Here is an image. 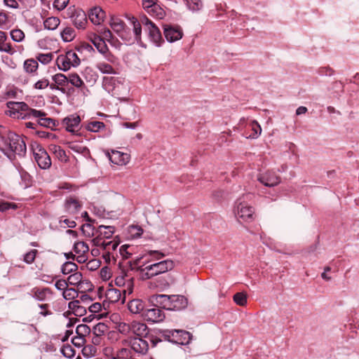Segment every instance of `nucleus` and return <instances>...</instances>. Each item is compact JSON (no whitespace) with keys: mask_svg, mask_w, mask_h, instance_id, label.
I'll return each mask as SVG.
<instances>
[{"mask_svg":"<svg viewBox=\"0 0 359 359\" xmlns=\"http://www.w3.org/2000/svg\"><path fill=\"white\" fill-rule=\"evenodd\" d=\"M0 151L9 159H15L16 156L23 157L27 152L26 143L20 135L9 133L6 136L0 134Z\"/></svg>","mask_w":359,"mask_h":359,"instance_id":"obj_1","label":"nucleus"},{"mask_svg":"<svg viewBox=\"0 0 359 359\" xmlns=\"http://www.w3.org/2000/svg\"><path fill=\"white\" fill-rule=\"evenodd\" d=\"M6 105L9 109L7 114L14 118H25L30 116H40L44 115V111L31 109L23 102H8Z\"/></svg>","mask_w":359,"mask_h":359,"instance_id":"obj_2","label":"nucleus"},{"mask_svg":"<svg viewBox=\"0 0 359 359\" xmlns=\"http://www.w3.org/2000/svg\"><path fill=\"white\" fill-rule=\"evenodd\" d=\"M148 340L151 341L153 347L156 346L158 342L161 341V339L151 336L150 337L143 338L130 337L123 342L124 344L130 346L131 349L135 352L140 354H146L149 347Z\"/></svg>","mask_w":359,"mask_h":359,"instance_id":"obj_3","label":"nucleus"},{"mask_svg":"<svg viewBox=\"0 0 359 359\" xmlns=\"http://www.w3.org/2000/svg\"><path fill=\"white\" fill-rule=\"evenodd\" d=\"M173 268L174 262L171 259H166L151 264L144 268L140 266L138 268V270L142 273L143 279H149L153 276L172 270Z\"/></svg>","mask_w":359,"mask_h":359,"instance_id":"obj_4","label":"nucleus"},{"mask_svg":"<svg viewBox=\"0 0 359 359\" xmlns=\"http://www.w3.org/2000/svg\"><path fill=\"white\" fill-rule=\"evenodd\" d=\"M161 337L174 344L186 345L191 339V334L183 330H163L160 331Z\"/></svg>","mask_w":359,"mask_h":359,"instance_id":"obj_5","label":"nucleus"},{"mask_svg":"<svg viewBox=\"0 0 359 359\" xmlns=\"http://www.w3.org/2000/svg\"><path fill=\"white\" fill-rule=\"evenodd\" d=\"M56 62L60 69L67 71L72 66H78L80 64V59L75 52L69 50L65 55H59Z\"/></svg>","mask_w":359,"mask_h":359,"instance_id":"obj_6","label":"nucleus"},{"mask_svg":"<svg viewBox=\"0 0 359 359\" xmlns=\"http://www.w3.org/2000/svg\"><path fill=\"white\" fill-rule=\"evenodd\" d=\"M67 15L72 18L73 25L78 29H84L87 24L86 13L81 9L76 8L74 6L68 8Z\"/></svg>","mask_w":359,"mask_h":359,"instance_id":"obj_7","label":"nucleus"},{"mask_svg":"<svg viewBox=\"0 0 359 359\" xmlns=\"http://www.w3.org/2000/svg\"><path fill=\"white\" fill-rule=\"evenodd\" d=\"M142 317L147 322L160 323L163 321L165 316L159 306H155L153 308L145 309Z\"/></svg>","mask_w":359,"mask_h":359,"instance_id":"obj_8","label":"nucleus"},{"mask_svg":"<svg viewBox=\"0 0 359 359\" xmlns=\"http://www.w3.org/2000/svg\"><path fill=\"white\" fill-rule=\"evenodd\" d=\"M236 215L244 222H251L254 219V208L245 202H240L237 205Z\"/></svg>","mask_w":359,"mask_h":359,"instance_id":"obj_9","label":"nucleus"},{"mask_svg":"<svg viewBox=\"0 0 359 359\" xmlns=\"http://www.w3.org/2000/svg\"><path fill=\"white\" fill-rule=\"evenodd\" d=\"M34 158L38 165L42 169H47L51 165V159L48 152L43 148H38L34 151Z\"/></svg>","mask_w":359,"mask_h":359,"instance_id":"obj_10","label":"nucleus"},{"mask_svg":"<svg viewBox=\"0 0 359 359\" xmlns=\"http://www.w3.org/2000/svg\"><path fill=\"white\" fill-rule=\"evenodd\" d=\"M64 208L68 215H75L81 210L82 203L76 197L69 196L65 199Z\"/></svg>","mask_w":359,"mask_h":359,"instance_id":"obj_11","label":"nucleus"},{"mask_svg":"<svg viewBox=\"0 0 359 359\" xmlns=\"http://www.w3.org/2000/svg\"><path fill=\"white\" fill-rule=\"evenodd\" d=\"M257 180L266 187H274L280 182V178L273 171H267L259 174L257 176Z\"/></svg>","mask_w":359,"mask_h":359,"instance_id":"obj_12","label":"nucleus"},{"mask_svg":"<svg viewBox=\"0 0 359 359\" xmlns=\"http://www.w3.org/2000/svg\"><path fill=\"white\" fill-rule=\"evenodd\" d=\"M164 36L168 41L174 42L182 39L183 32L179 27L168 25L163 26Z\"/></svg>","mask_w":359,"mask_h":359,"instance_id":"obj_13","label":"nucleus"},{"mask_svg":"<svg viewBox=\"0 0 359 359\" xmlns=\"http://www.w3.org/2000/svg\"><path fill=\"white\" fill-rule=\"evenodd\" d=\"M148 333L149 328L145 323L135 320L131 322V335H135V337H150Z\"/></svg>","mask_w":359,"mask_h":359,"instance_id":"obj_14","label":"nucleus"},{"mask_svg":"<svg viewBox=\"0 0 359 359\" xmlns=\"http://www.w3.org/2000/svg\"><path fill=\"white\" fill-rule=\"evenodd\" d=\"M80 122L81 118L79 116L72 115L65 118L62 123L67 131L75 133L80 128Z\"/></svg>","mask_w":359,"mask_h":359,"instance_id":"obj_15","label":"nucleus"},{"mask_svg":"<svg viewBox=\"0 0 359 359\" xmlns=\"http://www.w3.org/2000/svg\"><path fill=\"white\" fill-rule=\"evenodd\" d=\"M170 311H180L185 309L188 304L187 299L183 295L172 294L170 299Z\"/></svg>","mask_w":359,"mask_h":359,"instance_id":"obj_16","label":"nucleus"},{"mask_svg":"<svg viewBox=\"0 0 359 359\" xmlns=\"http://www.w3.org/2000/svg\"><path fill=\"white\" fill-rule=\"evenodd\" d=\"M106 298L111 303H116L121 301L122 304L125 302V296L123 295L122 291L119 289L110 287L107 290Z\"/></svg>","mask_w":359,"mask_h":359,"instance_id":"obj_17","label":"nucleus"},{"mask_svg":"<svg viewBox=\"0 0 359 359\" xmlns=\"http://www.w3.org/2000/svg\"><path fill=\"white\" fill-rule=\"evenodd\" d=\"M53 81L56 83L60 87V91L62 93H67L68 91L71 90H73V88H68V78L67 75H65L63 74H56L52 76Z\"/></svg>","mask_w":359,"mask_h":359,"instance_id":"obj_18","label":"nucleus"},{"mask_svg":"<svg viewBox=\"0 0 359 359\" xmlns=\"http://www.w3.org/2000/svg\"><path fill=\"white\" fill-rule=\"evenodd\" d=\"M128 309L132 313L141 314L142 316V313L145 310V304L142 299H134L128 303Z\"/></svg>","mask_w":359,"mask_h":359,"instance_id":"obj_19","label":"nucleus"},{"mask_svg":"<svg viewBox=\"0 0 359 359\" xmlns=\"http://www.w3.org/2000/svg\"><path fill=\"white\" fill-rule=\"evenodd\" d=\"M89 19L95 25L101 24L105 17L104 11L100 7H95L88 14Z\"/></svg>","mask_w":359,"mask_h":359,"instance_id":"obj_20","label":"nucleus"},{"mask_svg":"<svg viewBox=\"0 0 359 359\" xmlns=\"http://www.w3.org/2000/svg\"><path fill=\"white\" fill-rule=\"evenodd\" d=\"M149 32V36L151 40L158 46H160L163 42V39L161 36V33L159 29L156 26L155 24H151L147 29Z\"/></svg>","mask_w":359,"mask_h":359,"instance_id":"obj_21","label":"nucleus"},{"mask_svg":"<svg viewBox=\"0 0 359 359\" xmlns=\"http://www.w3.org/2000/svg\"><path fill=\"white\" fill-rule=\"evenodd\" d=\"M170 299L171 295L167 294H157L151 297L153 302H156V304L167 310H169V308H170Z\"/></svg>","mask_w":359,"mask_h":359,"instance_id":"obj_22","label":"nucleus"},{"mask_svg":"<svg viewBox=\"0 0 359 359\" xmlns=\"http://www.w3.org/2000/svg\"><path fill=\"white\" fill-rule=\"evenodd\" d=\"M109 158L110 161L115 164L125 165L129 161V155L118 151H114Z\"/></svg>","mask_w":359,"mask_h":359,"instance_id":"obj_23","label":"nucleus"},{"mask_svg":"<svg viewBox=\"0 0 359 359\" xmlns=\"http://www.w3.org/2000/svg\"><path fill=\"white\" fill-rule=\"evenodd\" d=\"M90 40L100 53H104L108 50L105 41L100 36L92 34L90 36Z\"/></svg>","mask_w":359,"mask_h":359,"instance_id":"obj_24","label":"nucleus"},{"mask_svg":"<svg viewBox=\"0 0 359 359\" xmlns=\"http://www.w3.org/2000/svg\"><path fill=\"white\" fill-rule=\"evenodd\" d=\"M49 151L55 155V156L62 162H67L68 157L65 150L61 147L56 144H50Z\"/></svg>","mask_w":359,"mask_h":359,"instance_id":"obj_25","label":"nucleus"},{"mask_svg":"<svg viewBox=\"0 0 359 359\" xmlns=\"http://www.w3.org/2000/svg\"><path fill=\"white\" fill-rule=\"evenodd\" d=\"M115 232V227L111 225H100L97 226L96 233L103 238H110Z\"/></svg>","mask_w":359,"mask_h":359,"instance_id":"obj_26","label":"nucleus"},{"mask_svg":"<svg viewBox=\"0 0 359 359\" xmlns=\"http://www.w3.org/2000/svg\"><path fill=\"white\" fill-rule=\"evenodd\" d=\"M68 85L71 84L74 87L79 89L85 88V83L81 78L76 73H69L67 74Z\"/></svg>","mask_w":359,"mask_h":359,"instance_id":"obj_27","label":"nucleus"},{"mask_svg":"<svg viewBox=\"0 0 359 359\" xmlns=\"http://www.w3.org/2000/svg\"><path fill=\"white\" fill-rule=\"evenodd\" d=\"M110 26L118 35L127 27L125 22L116 17H112L111 18Z\"/></svg>","mask_w":359,"mask_h":359,"instance_id":"obj_28","label":"nucleus"},{"mask_svg":"<svg viewBox=\"0 0 359 359\" xmlns=\"http://www.w3.org/2000/svg\"><path fill=\"white\" fill-rule=\"evenodd\" d=\"M69 308L72 310L76 316H82L86 313V309L81 305L79 300L70 302L69 303Z\"/></svg>","mask_w":359,"mask_h":359,"instance_id":"obj_29","label":"nucleus"},{"mask_svg":"<svg viewBox=\"0 0 359 359\" xmlns=\"http://www.w3.org/2000/svg\"><path fill=\"white\" fill-rule=\"evenodd\" d=\"M46 114L44 112L43 116H35L39 118L38 123L42 126L53 129L55 126V121L50 118L45 117Z\"/></svg>","mask_w":359,"mask_h":359,"instance_id":"obj_30","label":"nucleus"},{"mask_svg":"<svg viewBox=\"0 0 359 359\" xmlns=\"http://www.w3.org/2000/svg\"><path fill=\"white\" fill-rule=\"evenodd\" d=\"M60 22V20L58 18L50 17L44 20L43 25L46 29L54 30L59 26Z\"/></svg>","mask_w":359,"mask_h":359,"instance_id":"obj_31","label":"nucleus"},{"mask_svg":"<svg viewBox=\"0 0 359 359\" xmlns=\"http://www.w3.org/2000/svg\"><path fill=\"white\" fill-rule=\"evenodd\" d=\"M7 35L3 38L0 42V51L5 52L10 55H13L15 53V49L13 48L10 42H7Z\"/></svg>","mask_w":359,"mask_h":359,"instance_id":"obj_32","label":"nucleus"},{"mask_svg":"<svg viewBox=\"0 0 359 359\" xmlns=\"http://www.w3.org/2000/svg\"><path fill=\"white\" fill-rule=\"evenodd\" d=\"M132 23L133 25L135 39L138 43H140L142 33L141 23L134 17L132 18Z\"/></svg>","mask_w":359,"mask_h":359,"instance_id":"obj_33","label":"nucleus"},{"mask_svg":"<svg viewBox=\"0 0 359 359\" xmlns=\"http://www.w3.org/2000/svg\"><path fill=\"white\" fill-rule=\"evenodd\" d=\"M105 125L103 122L98 121H93L88 123L86 126V128L91 132H98L102 128H104Z\"/></svg>","mask_w":359,"mask_h":359,"instance_id":"obj_34","label":"nucleus"},{"mask_svg":"<svg viewBox=\"0 0 359 359\" xmlns=\"http://www.w3.org/2000/svg\"><path fill=\"white\" fill-rule=\"evenodd\" d=\"M96 67L103 74H116V71L112 66L104 62H98Z\"/></svg>","mask_w":359,"mask_h":359,"instance_id":"obj_35","label":"nucleus"},{"mask_svg":"<svg viewBox=\"0 0 359 359\" xmlns=\"http://www.w3.org/2000/svg\"><path fill=\"white\" fill-rule=\"evenodd\" d=\"M38 62L34 59H28L24 62V69L28 73H32L36 71Z\"/></svg>","mask_w":359,"mask_h":359,"instance_id":"obj_36","label":"nucleus"},{"mask_svg":"<svg viewBox=\"0 0 359 359\" xmlns=\"http://www.w3.org/2000/svg\"><path fill=\"white\" fill-rule=\"evenodd\" d=\"M49 291L48 288L39 289L37 287H34L32 289V292L33 293V297L39 301H43L46 297V294Z\"/></svg>","mask_w":359,"mask_h":359,"instance_id":"obj_37","label":"nucleus"},{"mask_svg":"<svg viewBox=\"0 0 359 359\" xmlns=\"http://www.w3.org/2000/svg\"><path fill=\"white\" fill-rule=\"evenodd\" d=\"M78 269V266L72 262H67L62 266V273L63 274H69L75 272Z\"/></svg>","mask_w":359,"mask_h":359,"instance_id":"obj_38","label":"nucleus"},{"mask_svg":"<svg viewBox=\"0 0 359 359\" xmlns=\"http://www.w3.org/2000/svg\"><path fill=\"white\" fill-rule=\"evenodd\" d=\"M74 250L76 254H86L89 250L88 245L83 241H79L75 243L74 245Z\"/></svg>","mask_w":359,"mask_h":359,"instance_id":"obj_39","label":"nucleus"},{"mask_svg":"<svg viewBox=\"0 0 359 359\" xmlns=\"http://www.w3.org/2000/svg\"><path fill=\"white\" fill-rule=\"evenodd\" d=\"M61 36L65 41H71L75 37V32L71 27H66L61 32Z\"/></svg>","mask_w":359,"mask_h":359,"instance_id":"obj_40","label":"nucleus"},{"mask_svg":"<svg viewBox=\"0 0 359 359\" xmlns=\"http://www.w3.org/2000/svg\"><path fill=\"white\" fill-rule=\"evenodd\" d=\"M118 331L123 334L127 335L130 337L131 336V323H120L117 326Z\"/></svg>","mask_w":359,"mask_h":359,"instance_id":"obj_41","label":"nucleus"},{"mask_svg":"<svg viewBox=\"0 0 359 359\" xmlns=\"http://www.w3.org/2000/svg\"><path fill=\"white\" fill-rule=\"evenodd\" d=\"M134 287V279L133 278H127V281L126 283V285L122 287V294L123 296L126 297V294H130L133 291Z\"/></svg>","mask_w":359,"mask_h":359,"instance_id":"obj_42","label":"nucleus"},{"mask_svg":"<svg viewBox=\"0 0 359 359\" xmlns=\"http://www.w3.org/2000/svg\"><path fill=\"white\" fill-rule=\"evenodd\" d=\"M149 13L156 16L159 19H162L165 15L164 10L158 4H156L153 6L151 9L148 11Z\"/></svg>","mask_w":359,"mask_h":359,"instance_id":"obj_43","label":"nucleus"},{"mask_svg":"<svg viewBox=\"0 0 359 359\" xmlns=\"http://www.w3.org/2000/svg\"><path fill=\"white\" fill-rule=\"evenodd\" d=\"M250 127L252 133L249 135L251 138H257L262 133V128L259 124L255 121H252L250 123Z\"/></svg>","mask_w":359,"mask_h":359,"instance_id":"obj_44","label":"nucleus"},{"mask_svg":"<svg viewBox=\"0 0 359 359\" xmlns=\"http://www.w3.org/2000/svg\"><path fill=\"white\" fill-rule=\"evenodd\" d=\"M11 39L16 42H21L25 39V34L20 29H14L11 31Z\"/></svg>","mask_w":359,"mask_h":359,"instance_id":"obj_45","label":"nucleus"},{"mask_svg":"<svg viewBox=\"0 0 359 359\" xmlns=\"http://www.w3.org/2000/svg\"><path fill=\"white\" fill-rule=\"evenodd\" d=\"M81 280L82 274L79 272H75L67 278V283L68 285H76L81 282Z\"/></svg>","mask_w":359,"mask_h":359,"instance_id":"obj_46","label":"nucleus"},{"mask_svg":"<svg viewBox=\"0 0 359 359\" xmlns=\"http://www.w3.org/2000/svg\"><path fill=\"white\" fill-rule=\"evenodd\" d=\"M118 36L126 43L130 44L134 42L130 30L128 27L124 29Z\"/></svg>","mask_w":359,"mask_h":359,"instance_id":"obj_47","label":"nucleus"},{"mask_svg":"<svg viewBox=\"0 0 359 359\" xmlns=\"http://www.w3.org/2000/svg\"><path fill=\"white\" fill-rule=\"evenodd\" d=\"M233 301L239 306H245L247 304V295L243 292H237L233 295Z\"/></svg>","mask_w":359,"mask_h":359,"instance_id":"obj_48","label":"nucleus"},{"mask_svg":"<svg viewBox=\"0 0 359 359\" xmlns=\"http://www.w3.org/2000/svg\"><path fill=\"white\" fill-rule=\"evenodd\" d=\"M90 332V327L85 324L79 325L76 328V333L77 335L86 337Z\"/></svg>","mask_w":359,"mask_h":359,"instance_id":"obj_49","label":"nucleus"},{"mask_svg":"<svg viewBox=\"0 0 359 359\" xmlns=\"http://www.w3.org/2000/svg\"><path fill=\"white\" fill-rule=\"evenodd\" d=\"M119 245V242L116 241H111L108 242L103 241L102 243V248L104 250H116L118 245Z\"/></svg>","mask_w":359,"mask_h":359,"instance_id":"obj_50","label":"nucleus"},{"mask_svg":"<svg viewBox=\"0 0 359 359\" xmlns=\"http://www.w3.org/2000/svg\"><path fill=\"white\" fill-rule=\"evenodd\" d=\"M59 223L60 226L63 228H74L76 226V224L74 220L65 218L64 216L61 217Z\"/></svg>","mask_w":359,"mask_h":359,"instance_id":"obj_51","label":"nucleus"},{"mask_svg":"<svg viewBox=\"0 0 359 359\" xmlns=\"http://www.w3.org/2000/svg\"><path fill=\"white\" fill-rule=\"evenodd\" d=\"M69 147L77 152V153H80V154H86V152H88L89 150L86 147H83V146H81L78 144H76L74 142H70L69 143Z\"/></svg>","mask_w":359,"mask_h":359,"instance_id":"obj_52","label":"nucleus"},{"mask_svg":"<svg viewBox=\"0 0 359 359\" xmlns=\"http://www.w3.org/2000/svg\"><path fill=\"white\" fill-rule=\"evenodd\" d=\"M37 253V250H32L29 252H27L24 256V262H25L27 264L33 263Z\"/></svg>","mask_w":359,"mask_h":359,"instance_id":"obj_53","label":"nucleus"},{"mask_svg":"<svg viewBox=\"0 0 359 359\" xmlns=\"http://www.w3.org/2000/svg\"><path fill=\"white\" fill-rule=\"evenodd\" d=\"M53 54L51 53H48L46 54H39L36 58L40 62L43 64H48L53 60Z\"/></svg>","mask_w":359,"mask_h":359,"instance_id":"obj_54","label":"nucleus"},{"mask_svg":"<svg viewBox=\"0 0 359 359\" xmlns=\"http://www.w3.org/2000/svg\"><path fill=\"white\" fill-rule=\"evenodd\" d=\"M83 233L89 237L94 235L95 228L91 224H85L81 226Z\"/></svg>","mask_w":359,"mask_h":359,"instance_id":"obj_55","label":"nucleus"},{"mask_svg":"<svg viewBox=\"0 0 359 359\" xmlns=\"http://www.w3.org/2000/svg\"><path fill=\"white\" fill-rule=\"evenodd\" d=\"M187 3L189 8L191 9L192 11H198L203 6V4L201 0H192L190 1H187Z\"/></svg>","mask_w":359,"mask_h":359,"instance_id":"obj_56","label":"nucleus"},{"mask_svg":"<svg viewBox=\"0 0 359 359\" xmlns=\"http://www.w3.org/2000/svg\"><path fill=\"white\" fill-rule=\"evenodd\" d=\"M69 0H55L53 6L58 11H62L69 4Z\"/></svg>","mask_w":359,"mask_h":359,"instance_id":"obj_57","label":"nucleus"},{"mask_svg":"<svg viewBox=\"0 0 359 359\" xmlns=\"http://www.w3.org/2000/svg\"><path fill=\"white\" fill-rule=\"evenodd\" d=\"M62 354L67 358H72L74 355L75 351L70 345L64 346L62 348Z\"/></svg>","mask_w":359,"mask_h":359,"instance_id":"obj_58","label":"nucleus"},{"mask_svg":"<svg viewBox=\"0 0 359 359\" xmlns=\"http://www.w3.org/2000/svg\"><path fill=\"white\" fill-rule=\"evenodd\" d=\"M158 4V0H142V5L147 12Z\"/></svg>","mask_w":359,"mask_h":359,"instance_id":"obj_59","label":"nucleus"},{"mask_svg":"<svg viewBox=\"0 0 359 359\" xmlns=\"http://www.w3.org/2000/svg\"><path fill=\"white\" fill-rule=\"evenodd\" d=\"M76 294V291L73 288H67L65 291H63V297L66 299H72L75 297V294Z\"/></svg>","mask_w":359,"mask_h":359,"instance_id":"obj_60","label":"nucleus"},{"mask_svg":"<svg viewBox=\"0 0 359 359\" xmlns=\"http://www.w3.org/2000/svg\"><path fill=\"white\" fill-rule=\"evenodd\" d=\"M49 86V81L46 79H43L41 80L38 81L34 84V88L36 89L42 90L45 89Z\"/></svg>","mask_w":359,"mask_h":359,"instance_id":"obj_61","label":"nucleus"},{"mask_svg":"<svg viewBox=\"0 0 359 359\" xmlns=\"http://www.w3.org/2000/svg\"><path fill=\"white\" fill-rule=\"evenodd\" d=\"M127 278H129V277L127 275L116 277L114 280L115 285L120 287H122L123 286H124V285H126Z\"/></svg>","mask_w":359,"mask_h":359,"instance_id":"obj_62","label":"nucleus"},{"mask_svg":"<svg viewBox=\"0 0 359 359\" xmlns=\"http://www.w3.org/2000/svg\"><path fill=\"white\" fill-rule=\"evenodd\" d=\"M55 287L59 290H65L67 288L68 283L67 280H65L64 279L58 280L55 284Z\"/></svg>","mask_w":359,"mask_h":359,"instance_id":"obj_63","label":"nucleus"},{"mask_svg":"<svg viewBox=\"0 0 359 359\" xmlns=\"http://www.w3.org/2000/svg\"><path fill=\"white\" fill-rule=\"evenodd\" d=\"M130 248V245H121L119 248V252L121 254V255L124 258V259H127L129 257V255H131V253H130L128 251V249Z\"/></svg>","mask_w":359,"mask_h":359,"instance_id":"obj_64","label":"nucleus"}]
</instances>
